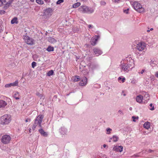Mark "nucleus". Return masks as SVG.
<instances>
[{
    "label": "nucleus",
    "mask_w": 158,
    "mask_h": 158,
    "mask_svg": "<svg viewBox=\"0 0 158 158\" xmlns=\"http://www.w3.org/2000/svg\"><path fill=\"white\" fill-rule=\"evenodd\" d=\"M11 24H13L15 23H18L17 18L16 17L14 18L11 21Z\"/></svg>",
    "instance_id": "29"
},
{
    "label": "nucleus",
    "mask_w": 158,
    "mask_h": 158,
    "mask_svg": "<svg viewBox=\"0 0 158 158\" xmlns=\"http://www.w3.org/2000/svg\"><path fill=\"white\" fill-rule=\"evenodd\" d=\"M132 6L133 8L139 12L141 13L144 11V8H143L142 5L138 2H134L132 4Z\"/></svg>",
    "instance_id": "3"
},
{
    "label": "nucleus",
    "mask_w": 158,
    "mask_h": 158,
    "mask_svg": "<svg viewBox=\"0 0 158 158\" xmlns=\"http://www.w3.org/2000/svg\"><path fill=\"white\" fill-rule=\"evenodd\" d=\"M100 5L102 6H105L106 5V2L104 1H102L100 2Z\"/></svg>",
    "instance_id": "37"
},
{
    "label": "nucleus",
    "mask_w": 158,
    "mask_h": 158,
    "mask_svg": "<svg viewBox=\"0 0 158 158\" xmlns=\"http://www.w3.org/2000/svg\"><path fill=\"white\" fill-rule=\"evenodd\" d=\"M30 121H31V120H30V118H27L25 120V121L26 122H30Z\"/></svg>",
    "instance_id": "49"
},
{
    "label": "nucleus",
    "mask_w": 158,
    "mask_h": 158,
    "mask_svg": "<svg viewBox=\"0 0 158 158\" xmlns=\"http://www.w3.org/2000/svg\"><path fill=\"white\" fill-rule=\"evenodd\" d=\"M143 99V97L141 95H139L136 97V100L137 102L141 103H142Z\"/></svg>",
    "instance_id": "16"
},
{
    "label": "nucleus",
    "mask_w": 158,
    "mask_h": 158,
    "mask_svg": "<svg viewBox=\"0 0 158 158\" xmlns=\"http://www.w3.org/2000/svg\"><path fill=\"white\" fill-rule=\"evenodd\" d=\"M60 133L62 135H66L68 133V130L64 127H61L59 130Z\"/></svg>",
    "instance_id": "14"
},
{
    "label": "nucleus",
    "mask_w": 158,
    "mask_h": 158,
    "mask_svg": "<svg viewBox=\"0 0 158 158\" xmlns=\"http://www.w3.org/2000/svg\"><path fill=\"white\" fill-rule=\"evenodd\" d=\"M43 118L41 115H39L35 119L34 123L32 127V129L34 130L36 127L38 126L39 127H41V123Z\"/></svg>",
    "instance_id": "2"
},
{
    "label": "nucleus",
    "mask_w": 158,
    "mask_h": 158,
    "mask_svg": "<svg viewBox=\"0 0 158 158\" xmlns=\"http://www.w3.org/2000/svg\"><path fill=\"white\" fill-rule=\"evenodd\" d=\"M113 150L116 152H121L123 151V147L121 146H114L113 148Z\"/></svg>",
    "instance_id": "12"
},
{
    "label": "nucleus",
    "mask_w": 158,
    "mask_h": 158,
    "mask_svg": "<svg viewBox=\"0 0 158 158\" xmlns=\"http://www.w3.org/2000/svg\"><path fill=\"white\" fill-rule=\"evenodd\" d=\"M106 144H104V145H103V147H104V148H106Z\"/></svg>",
    "instance_id": "58"
},
{
    "label": "nucleus",
    "mask_w": 158,
    "mask_h": 158,
    "mask_svg": "<svg viewBox=\"0 0 158 158\" xmlns=\"http://www.w3.org/2000/svg\"><path fill=\"white\" fill-rule=\"evenodd\" d=\"M89 29H92L94 27L93 25L90 24L87 25Z\"/></svg>",
    "instance_id": "44"
},
{
    "label": "nucleus",
    "mask_w": 158,
    "mask_h": 158,
    "mask_svg": "<svg viewBox=\"0 0 158 158\" xmlns=\"http://www.w3.org/2000/svg\"><path fill=\"white\" fill-rule=\"evenodd\" d=\"M79 84L81 86H85L87 84V79L85 77H83L81 79Z\"/></svg>",
    "instance_id": "11"
},
{
    "label": "nucleus",
    "mask_w": 158,
    "mask_h": 158,
    "mask_svg": "<svg viewBox=\"0 0 158 158\" xmlns=\"http://www.w3.org/2000/svg\"><path fill=\"white\" fill-rule=\"evenodd\" d=\"M145 71V69H142L140 71V72H139V73L142 74Z\"/></svg>",
    "instance_id": "48"
},
{
    "label": "nucleus",
    "mask_w": 158,
    "mask_h": 158,
    "mask_svg": "<svg viewBox=\"0 0 158 158\" xmlns=\"http://www.w3.org/2000/svg\"><path fill=\"white\" fill-rule=\"evenodd\" d=\"M44 1L47 3H48L50 2V0H44Z\"/></svg>",
    "instance_id": "54"
},
{
    "label": "nucleus",
    "mask_w": 158,
    "mask_h": 158,
    "mask_svg": "<svg viewBox=\"0 0 158 158\" xmlns=\"http://www.w3.org/2000/svg\"><path fill=\"white\" fill-rule=\"evenodd\" d=\"M12 3V2L11 0H10L8 1L6 4L4 6V8L5 9H6L8 7H9L10 5Z\"/></svg>",
    "instance_id": "24"
},
{
    "label": "nucleus",
    "mask_w": 158,
    "mask_h": 158,
    "mask_svg": "<svg viewBox=\"0 0 158 158\" xmlns=\"http://www.w3.org/2000/svg\"><path fill=\"white\" fill-rule=\"evenodd\" d=\"M5 0H0L1 5L2 6L3 4L5 2Z\"/></svg>",
    "instance_id": "45"
},
{
    "label": "nucleus",
    "mask_w": 158,
    "mask_h": 158,
    "mask_svg": "<svg viewBox=\"0 0 158 158\" xmlns=\"http://www.w3.org/2000/svg\"><path fill=\"white\" fill-rule=\"evenodd\" d=\"M36 62L33 61L32 63L31 66L32 68H34L36 66Z\"/></svg>",
    "instance_id": "36"
},
{
    "label": "nucleus",
    "mask_w": 158,
    "mask_h": 158,
    "mask_svg": "<svg viewBox=\"0 0 158 158\" xmlns=\"http://www.w3.org/2000/svg\"><path fill=\"white\" fill-rule=\"evenodd\" d=\"M23 38L25 43L28 45H32L34 44V40L27 35H23Z\"/></svg>",
    "instance_id": "6"
},
{
    "label": "nucleus",
    "mask_w": 158,
    "mask_h": 158,
    "mask_svg": "<svg viewBox=\"0 0 158 158\" xmlns=\"http://www.w3.org/2000/svg\"><path fill=\"white\" fill-rule=\"evenodd\" d=\"M110 12H108V13H107V15H107L108 16L111 15L110 14Z\"/></svg>",
    "instance_id": "56"
},
{
    "label": "nucleus",
    "mask_w": 158,
    "mask_h": 158,
    "mask_svg": "<svg viewBox=\"0 0 158 158\" xmlns=\"http://www.w3.org/2000/svg\"><path fill=\"white\" fill-rule=\"evenodd\" d=\"M7 105L6 103L4 101L0 100V108L5 107Z\"/></svg>",
    "instance_id": "19"
},
{
    "label": "nucleus",
    "mask_w": 158,
    "mask_h": 158,
    "mask_svg": "<svg viewBox=\"0 0 158 158\" xmlns=\"http://www.w3.org/2000/svg\"><path fill=\"white\" fill-rule=\"evenodd\" d=\"M88 7L85 6H81L79 8V11L83 13H87Z\"/></svg>",
    "instance_id": "13"
},
{
    "label": "nucleus",
    "mask_w": 158,
    "mask_h": 158,
    "mask_svg": "<svg viewBox=\"0 0 158 158\" xmlns=\"http://www.w3.org/2000/svg\"><path fill=\"white\" fill-rule=\"evenodd\" d=\"M129 65H128L122 61H121V64L120 65L121 71H124L128 72L129 71L131 70L132 68L130 67Z\"/></svg>",
    "instance_id": "5"
},
{
    "label": "nucleus",
    "mask_w": 158,
    "mask_h": 158,
    "mask_svg": "<svg viewBox=\"0 0 158 158\" xmlns=\"http://www.w3.org/2000/svg\"><path fill=\"white\" fill-rule=\"evenodd\" d=\"M53 10L52 8H48L44 10L43 16L45 18L50 17L52 15Z\"/></svg>",
    "instance_id": "7"
},
{
    "label": "nucleus",
    "mask_w": 158,
    "mask_h": 158,
    "mask_svg": "<svg viewBox=\"0 0 158 158\" xmlns=\"http://www.w3.org/2000/svg\"><path fill=\"white\" fill-rule=\"evenodd\" d=\"M54 74L53 71L52 70H51L48 72L47 75L48 76H52Z\"/></svg>",
    "instance_id": "28"
},
{
    "label": "nucleus",
    "mask_w": 158,
    "mask_h": 158,
    "mask_svg": "<svg viewBox=\"0 0 158 158\" xmlns=\"http://www.w3.org/2000/svg\"><path fill=\"white\" fill-rule=\"evenodd\" d=\"M118 113L120 114H123V112L121 110H118Z\"/></svg>",
    "instance_id": "46"
},
{
    "label": "nucleus",
    "mask_w": 158,
    "mask_h": 158,
    "mask_svg": "<svg viewBox=\"0 0 158 158\" xmlns=\"http://www.w3.org/2000/svg\"><path fill=\"white\" fill-rule=\"evenodd\" d=\"M125 78L123 76H121L118 77V80L120 83H123L125 82Z\"/></svg>",
    "instance_id": "22"
},
{
    "label": "nucleus",
    "mask_w": 158,
    "mask_h": 158,
    "mask_svg": "<svg viewBox=\"0 0 158 158\" xmlns=\"http://www.w3.org/2000/svg\"><path fill=\"white\" fill-rule=\"evenodd\" d=\"M94 9L92 8L88 7L87 10V13L91 14L94 12Z\"/></svg>",
    "instance_id": "25"
},
{
    "label": "nucleus",
    "mask_w": 158,
    "mask_h": 158,
    "mask_svg": "<svg viewBox=\"0 0 158 158\" xmlns=\"http://www.w3.org/2000/svg\"><path fill=\"white\" fill-rule=\"evenodd\" d=\"M100 36L99 35H95L93 37L90 41L91 44L93 46L95 45L96 44L98 40L100 38Z\"/></svg>",
    "instance_id": "10"
},
{
    "label": "nucleus",
    "mask_w": 158,
    "mask_h": 158,
    "mask_svg": "<svg viewBox=\"0 0 158 158\" xmlns=\"http://www.w3.org/2000/svg\"><path fill=\"white\" fill-rule=\"evenodd\" d=\"M35 0H31V2H34Z\"/></svg>",
    "instance_id": "63"
},
{
    "label": "nucleus",
    "mask_w": 158,
    "mask_h": 158,
    "mask_svg": "<svg viewBox=\"0 0 158 158\" xmlns=\"http://www.w3.org/2000/svg\"><path fill=\"white\" fill-rule=\"evenodd\" d=\"M11 83L13 86H17L18 85V82L17 81H16L15 82Z\"/></svg>",
    "instance_id": "35"
},
{
    "label": "nucleus",
    "mask_w": 158,
    "mask_h": 158,
    "mask_svg": "<svg viewBox=\"0 0 158 158\" xmlns=\"http://www.w3.org/2000/svg\"><path fill=\"white\" fill-rule=\"evenodd\" d=\"M112 139L113 141L114 142H116L118 141V137L116 135H113L112 138H110V139Z\"/></svg>",
    "instance_id": "26"
},
{
    "label": "nucleus",
    "mask_w": 158,
    "mask_h": 158,
    "mask_svg": "<svg viewBox=\"0 0 158 158\" xmlns=\"http://www.w3.org/2000/svg\"><path fill=\"white\" fill-rule=\"evenodd\" d=\"M48 41L52 44H54L56 42V40L54 38L50 37L48 39Z\"/></svg>",
    "instance_id": "21"
},
{
    "label": "nucleus",
    "mask_w": 158,
    "mask_h": 158,
    "mask_svg": "<svg viewBox=\"0 0 158 158\" xmlns=\"http://www.w3.org/2000/svg\"><path fill=\"white\" fill-rule=\"evenodd\" d=\"M39 97L41 99H44V96L43 94H41Z\"/></svg>",
    "instance_id": "42"
},
{
    "label": "nucleus",
    "mask_w": 158,
    "mask_h": 158,
    "mask_svg": "<svg viewBox=\"0 0 158 158\" xmlns=\"http://www.w3.org/2000/svg\"><path fill=\"white\" fill-rule=\"evenodd\" d=\"M129 110H132V108L131 107H130L129 108Z\"/></svg>",
    "instance_id": "60"
},
{
    "label": "nucleus",
    "mask_w": 158,
    "mask_h": 158,
    "mask_svg": "<svg viewBox=\"0 0 158 158\" xmlns=\"http://www.w3.org/2000/svg\"><path fill=\"white\" fill-rule=\"evenodd\" d=\"M29 132L30 133H31V129L30 128V129L29 130Z\"/></svg>",
    "instance_id": "61"
},
{
    "label": "nucleus",
    "mask_w": 158,
    "mask_h": 158,
    "mask_svg": "<svg viewBox=\"0 0 158 158\" xmlns=\"http://www.w3.org/2000/svg\"><path fill=\"white\" fill-rule=\"evenodd\" d=\"M145 47L144 43H139L137 44L136 46V49L139 51L143 50Z\"/></svg>",
    "instance_id": "9"
},
{
    "label": "nucleus",
    "mask_w": 158,
    "mask_h": 158,
    "mask_svg": "<svg viewBox=\"0 0 158 158\" xmlns=\"http://www.w3.org/2000/svg\"><path fill=\"white\" fill-rule=\"evenodd\" d=\"M120 0H115V2H118V1H119Z\"/></svg>",
    "instance_id": "59"
},
{
    "label": "nucleus",
    "mask_w": 158,
    "mask_h": 158,
    "mask_svg": "<svg viewBox=\"0 0 158 158\" xmlns=\"http://www.w3.org/2000/svg\"><path fill=\"white\" fill-rule=\"evenodd\" d=\"M19 95L18 92H15L14 93L13 95V97L15 98L16 100L19 99Z\"/></svg>",
    "instance_id": "23"
},
{
    "label": "nucleus",
    "mask_w": 158,
    "mask_h": 158,
    "mask_svg": "<svg viewBox=\"0 0 158 158\" xmlns=\"http://www.w3.org/2000/svg\"><path fill=\"white\" fill-rule=\"evenodd\" d=\"M150 30L149 29V28H148L147 31V32H150Z\"/></svg>",
    "instance_id": "57"
},
{
    "label": "nucleus",
    "mask_w": 158,
    "mask_h": 158,
    "mask_svg": "<svg viewBox=\"0 0 158 158\" xmlns=\"http://www.w3.org/2000/svg\"><path fill=\"white\" fill-rule=\"evenodd\" d=\"M155 76L156 78H158V71H156L155 73Z\"/></svg>",
    "instance_id": "47"
},
{
    "label": "nucleus",
    "mask_w": 158,
    "mask_h": 158,
    "mask_svg": "<svg viewBox=\"0 0 158 158\" xmlns=\"http://www.w3.org/2000/svg\"><path fill=\"white\" fill-rule=\"evenodd\" d=\"M46 50L49 52L53 51L54 50V48L53 47L49 46L48 47Z\"/></svg>",
    "instance_id": "27"
},
{
    "label": "nucleus",
    "mask_w": 158,
    "mask_h": 158,
    "mask_svg": "<svg viewBox=\"0 0 158 158\" xmlns=\"http://www.w3.org/2000/svg\"><path fill=\"white\" fill-rule=\"evenodd\" d=\"M6 13L5 10H0V14L3 15Z\"/></svg>",
    "instance_id": "41"
},
{
    "label": "nucleus",
    "mask_w": 158,
    "mask_h": 158,
    "mask_svg": "<svg viewBox=\"0 0 158 158\" xmlns=\"http://www.w3.org/2000/svg\"><path fill=\"white\" fill-rule=\"evenodd\" d=\"M11 117L10 115L4 114L0 118V124L3 125H8L11 122Z\"/></svg>",
    "instance_id": "1"
},
{
    "label": "nucleus",
    "mask_w": 158,
    "mask_h": 158,
    "mask_svg": "<svg viewBox=\"0 0 158 158\" xmlns=\"http://www.w3.org/2000/svg\"><path fill=\"white\" fill-rule=\"evenodd\" d=\"M39 131L40 133L43 136L46 137L48 136V134L47 132L44 131L43 129L41 128L39 130Z\"/></svg>",
    "instance_id": "17"
},
{
    "label": "nucleus",
    "mask_w": 158,
    "mask_h": 158,
    "mask_svg": "<svg viewBox=\"0 0 158 158\" xmlns=\"http://www.w3.org/2000/svg\"><path fill=\"white\" fill-rule=\"evenodd\" d=\"M63 2H64V0H58L56 2V4H59L60 3Z\"/></svg>",
    "instance_id": "40"
},
{
    "label": "nucleus",
    "mask_w": 158,
    "mask_h": 158,
    "mask_svg": "<svg viewBox=\"0 0 158 158\" xmlns=\"http://www.w3.org/2000/svg\"><path fill=\"white\" fill-rule=\"evenodd\" d=\"M93 50L94 54L96 56H98L101 55L102 53V52L98 48H94Z\"/></svg>",
    "instance_id": "15"
},
{
    "label": "nucleus",
    "mask_w": 158,
    "mask_h": 158,
    "mask_svg": "<svg viewBox=\"0 0 158 158\" xmlns=\"http://www.w3.org/2000/svg\"><path fill=\"white\" fill-rule=\"evenodd\" d=\"M36 2L38 4L40 5H43L44 3V1L41 0H36Z\"/></svg>",
    "instance_id": "33"
},
{
    "label": "nucleus",
    "mask_w": 158,
    "mask_h": 158,
    "mask_svg": "<svg viewBox=\"0 0 158 158\" xmlns=\"http://www.w3.org/2000/svg\"><path fill=\"white\" fill-rule=\"evenodd\" d=\"M122 61L124 62L125 64L128 65H129V66L132 67V68L134 67V61L131 56H128Z\"/></svg>",
    "instance_id": "4"
},
{
    "label": "nucleus",
    "mask_w": 158,
    "mask_h": 158,
    "mask_svg": "<svg viewBox=\"0 0 158 158\" xmlns=\"http://www.w3.org/2000/svg\"><path fill=\"white\" fill-rule=\"evenodd\" d=\"M132 118L133 119V121L134 122H135L136 121L135 120V119H138V117H135V116H132Z\"/></svg>",
    "instance_id": "43"
},
{
    "label": "nucleus",
    "mask_w": 158,
    "mask_h": 158,
    "mask_svg": "<svg viewBox=\"0 0 158 158\" xmlns=\"http://www.w3.org/2000/svg\"><path fill=\"white\" fill-rule=\"evenodd\" d=\"M81 5V3L79 2H77L73 5V7L75 8L78 7Z\"/></svg>",
    "instance_id": "31"
},
{
    "label": "nucleus",
    "mask_w": 158,
    "mask_h": 158,
    "mask_svg": "<svg viewBox=\"0 0 158 158\" xmlns=\"http://www.w3.org/2000/svg\"><path fill=\"white\" fill-rule=\"evenodd\" d=\"M153 28H151L150 30V31H152L153 30Z\"/></svg>",
    "instance_id": "62"
},
{
    "label": "nucleus",
    "mask_w": 158,
    "mask_h": 158,
    "mask_svg": "<svg viewBox=\"0 0 158 158\" xmlns=\"http://www.w3.org/2000/svg\"><path fill=\"white\" fill-rule=\"evenodd\" d=\"M105 158H108V157H106V156Z\"/></svg>",
    "instance_id": "64"
},
{
    "label": "nucleus",
    "mask_w": 158,
    "mask_h": 158,
    "mask_svg": "<svg viewBox=\"0 0 158 158\" xmlns=\"http://www.w3.org/2000/svg\"><path fill=\"white\" fill-rule=\"evenodd\" d=\"M81 79L80 78L79 76H76L74 77L73 81L74 82H77L79 81Z\"/></svg>",
    "instance_id": "30"
},
{
    "label": "nucleus",
    "mask_w": 158,
    "mask_h": 158,
    "mask_svg": "<svg viewBox=\"0 0 158 158\" xmlns=\"http://www.w3.org/2000/svg\"><path fill=\"white\" fill-rule=\"evenodd\" d=\"M149 106L150 107L149 108V109L151 110H154V106H153V104L152 103H151L149 105Z\"/></svg>",
    "instance_id": "34"
},
{
    "label": "nucleus",
    "mask_w": 158,
    "mask_h": 158,
    "mask_svg": "<svg viewBox=\"0 0 158 158\" xmlns=\"http://www.w3.org/2000/svg\"><path fill=\"white\" fill-rule=\"evenodd\" d=\"M137 82V81L135 79H133L131 81V83L133 84H135Z\"/></svg>",
    "instance_id": "39"
},
{
    "label": "nucleus",
    "mask_w": 158,
    "mask_h": 158,
    "mask_svg": "<svg viewBox=\"0 0 158 158\" xmlns=\"http://www.w3.org/2000/svg\"><path fill=\"white\" fill-rule=\"evenodd\" d=\"M121 95H123L124 96H126V94L124 93V92L123 91L122 94Z\"/></svg>",
    "instance_id": "51"
},
{
    "label": "nucleus",
    "mask_w": 158,
    "mask_h": 158,
    "mask_svg": "<svg viewBox=\"0 0 158 158\" xmlns=\"http://www.w3.org/2000/svg\"><path fill=\"white\" fill-rule=\"evenodd\" d=\"M128 10L129 9H127L126 10H124V13H126V14H128Z\"/></svg>",
    "instance_id": "50"
},
{
    "label": "nucleus",
    "mask_w": 158,
    "mask_h": 158,
    "mask_svg": "<svg viewBox=\"0 0 158 158\" xmlns=\"http://www.w3.org/2000/svg\"><path fill=\"white\" fill-rule=\"evenodd\" d=\"M145 96H147V98H148V99H147L148 100H149V95L148 94H146L145 95Z\"/></svg>",
    "instance_id": "55"
},
{
    "label": "nucleus",
    "mask_w": 158,
    "mask_h": 158,
    "mask_svg": "<svg viewBox=\"0 0 158 158\" xmlns=\"http://www.w3.org/2000/svg\"><path fill=\"white\" fill-rule=\"evenodd\" d=\"M150 123L149 122H147L144 123L143 125L144 128L146 129H148L150 127Z\"/></svg>",
    "instance_id": "18"
},
{
    "label": "nucleus",
    "mask_w": 158,
    "mask_h": 158,
    "mask_svg": "<svg viewBox=\"0 0 158 158\" xmlns=\"http://www.w3.org/2000/svg\"><path fill=\"white\" fill-rule=\"evenodd\" d=\"M36 94L37 96L39 97L40 96V95L41 94L39 93H37Z\"/></svg>",
    "instance_id": "53"
},
{
    "label": "nucleus",
    "mask_w": 158,
    "mask_h": 158,
    "mask_svg": "<svg viewBox=\"0 0 158 158\" xmlns=\"http://www.w3.org/2000/svg\"><path fill=\"white\" fill-rule=\"evenodd\" d=\"M112 130L110 128H107L106 130V133L107 134H110L111 133V131Z\"/></svg>",
    "instance_id": "32"
},
{
    "label": "nucleus",
    "mask_w": 158,
    "mask_h": 158,
    "mask_svg": "<svg viewBox=\"0 0 158 158\" xmlns=\"http://www.w3.org/2000/svg\"><path fill=\"white\" fill-rule=\"evenodd\" d=\"M114 151H115L114 150H113V149L110 152V155L111 157H117V155Z\"/></svg>",
    "instance_id": "20"
},
{
    "label": "nucleus",
    "mask_w": 158,
    "mask_h": 158,
    "mask_svg": "<svg viewBox=\"0 0 158 158\" xmlns=\"http://www.w3.org/2000/svg\"><path fill=\"white\" fill-rule=\"evenodd\" d=\"M150 78H151V79L153 81L154 79V77L153 76H152Z\"/></svg>",
    "instance_id": "52"
},
{
    "label": "nucleus",
    "mask_w": 158,
    "mask_h": 158,
    "mask_svg": "<svg viewBox=\"0 0 158 158\" xmlns=\"http://www.w3.org/2000/svg\"><path fill=\"white\" fill-rule=\"evenodd\" d=\"M11 140L10 137L8 135H3L1 139V141L4 144H7L9 143Z\"/></svg>",
    "instance_id": "8"
},
{
    "label": "nucleus",
    "mask_w": 158,
    "mask_h": 158,
    "mask_svg": "<svg viewBox=\"0 0 158 158\" xmlns=\"http://www.w3.org/2000/svg\"><path fill=\"white\" fill-rule=\"evenodd\" d=\"M11 86H12V85H11V83H9V84H6L5 85V87L6 88H8V87H10Z\"/></svg>",
    "instance_id": "38"
}]
</instances>
